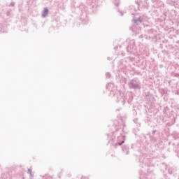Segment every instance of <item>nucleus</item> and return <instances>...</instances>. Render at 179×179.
<instances>
[{
  "instance_id": "1",
  "label": "nucleus",
  "mask_w": 179,
  "mask_h": 179,
  "mask_svg": "<svg viewBox=\"0 0 179 179\" xmlns=\"http://www.w3.org/2000/svg\"><path fill=\"white\" fill-rule=\"evenodd\" d=\"M115 126V131L111 134H107V138L109 145L112 146H121L125 142V135L124 134V128H125V120L120 117L118 121L115 120L114 122Z\"/></svg>"
},
{
  "instance_id": "2",
  "label": "nucleus",
  "mask_w": 179,
  "mask_h": 179,
  "mask_svg": "<svg viewBox=\"0 0 179 179\" xmlns=\"http://www.w3.org/2000/svg\"><path fill=\"white\" fill-rule=\"evenodd\" d=\"M127 51L129 54H133L135 55L136 54V42L135 40H131L129 41V44L127 47Z\"/></svg>"
},
{
  "instance_id": "3",
  "label": "nucleus",
  "mask_w": 179,
  "mask_h": 179,
  "mask_svg": "<svg viewBox=\"0 0 179 179\" xmlns=\"http://www.w3.org/2000/svg\"><path fill=\"white\" fill-rule=\"evenodd\" d=\"M128 86L129 89H133L134 90H141V82L136 79H132L128 83Z\"/></svg>"
},
{
  "instance_id": "4",
  "label": "nucleus",
  "mask_w": 179,
  "mask_h": 179,
  "mask_svg": "<svg viewBox=\"0 0 179 179\" xmlns=\"http://www.w3.org/2000/svg\"><path fill=\"white\" fill-rule=\"evenodd\" d=\"M146 20H148V17L146 16V15H141L138 17H135L133 20L134 26H138V24H141V23L146 22Z\"/></svg>"
},
{
  "instance_id": "5",
  "label": "nucleus",
  "mask_w": 179,
  "mask_h": 179,
  "mask_svg": "<svg viewBox=\"0 0 179 179\" xmlns=\"http://www.w3.org/2000/svg\"><path fill=\"white\" fill-rule=\"evenodd\" d=\"M114 97H116L117 101H120L121 103L125 104L127 98L125 97V94H124V92L118 91L117 93L114 95Z\"/></svg>"
},
{
  "instance_id": "6",
  "label": "nucleus",
  "mask_w": 179,
  "mask_h": 179,
  "mask_svg": "<svg viewBox=\"0 0 179 179\" xmlns=\"http://www.w3.org/2000/svg\"><path fill=\"white\" fill-rule=\"evenodd\" d=\"M152 3L154 4L155 8H162V6H164V3L162 1L159 0H151Z\"/></svg>"
},
{
  "instance_id": "7",
  "label": "nucleus",
  "mask_w": 179,
  "mask_h": 179,
  "mask_svg": "<svg viewBox=\"0 0 179 179\" xmlns=\"http://www.w3.org/2000/svg\"><path fill=\"white\" fill-rule=\"evenodd\" d=\"M136 8H135L134 6H130L129 7V10H134V12H138V10H139V3L136 1Z\"/></svg>"
},
{
  "instance_id": "8",
  "label": "nucleus",
  "mask_w": 179,
  "mask_h": 179,
  "mask_svg": "<svg viewBox=\"0 0 179 179\" xmlns=\"http://www.w3.org/2000/svg\"><path fill=\"white\" fill-rule=\"evenodd\" d=\"M106 89H108V90H109L110 92H113V90H114V83H109L106 85Z\"/></svg>"
},
{
  "instance_id": "9",
  "label": "nucleus",
  "mask_w": 179,
  "mask_h": 179,
  "mask_svg": "<svg viewBox=\"0 0 179 179\" xmlns=\"http://www.w3.org/2000/svg\"><path fill=\"white\" fill-rule=\"evenodd\" d=\"M48 16V8H45L42 13V17H47Z\"/></svg>"
},
{
  "instance_id": "10",
  "label": "nucleus",
  "mask_w": 179,
  "mask_h": 179,
  "mask_svg": "<svg viewBox=\"0 0 179 179\" xmlns=\"http://www.w3.org/2000/svg\"><path fill=\"white\" fill-rule=\"evenodd\" d=\"M122 150L125 155H129V146H124L122 148Z\"/></svg>"
},
{
  "instance_id": "11",
  "label": "nucleus",
  "mask_w": 179,
  "mask_h": 179,
  "mask_svg": "<svg viewBox=\"0 0 179 179\" xmlns=\"http://www.w3.org/2000/svg\"><path fill=\"white\" fill-rule=\"evenodd\" d=\"M150 97H152V95H150V93L147 92L145 93V99L148 100V101H150Z\"/></svg>"
},
{
  "instance_id": "12",
  "label": "nucleus",
  "mask_w": 179,
  "mask_h": 179,
  "mask_svg": "<svg viewBox=\"0 0 179 179\" xmlns=\"http://www.w3.org/2000/svg\"><path fill=\"white\" fill-rule=\"evenodd\" d=\"M43 179H52V177L50 176L49 175H45L43 176Z\"/></svg>"
},
{
  "instance_id": "13",
  "label": "nucleus",
  "mask_w": 179,
  "mask_h": 179,
  "mask_svg": "<svg viewBox=\"0 0 179 179\" xmlns=\"http://www.w3.org/2000/svg\"><path fill=\"white\" fill-rule=\"evenodd\" d=\"M114 4L115 6H118L120 5V0H114Z\"/></svg>"
},
{
  "instance_id": "14",
  "label": "nucleus",
  "mask_w": 179,
  "mask_h": 179,
  "mask_svg": "<svg viewBox=\"0 0 179 179\" xmlns=\"http://www.w3.org/2000/svg\"><path fill=\"white\" fill-rule=\"evenodd\" d=\"M27 173L30 174L31 177H33V174L31 173V169H28Z\"/></svg>"
},
{
  "instance_id": "15",
  "label": "nucleus",
  "mask_w": 179,
  "mask_h": 179,
  "mask_svg": "<svg viewBox=\"0 0 179 179\" xmlns=\"http://www.w3.org/2000/svg\"><path fill=\"white\" fill-rule=\"evenodd\" d=\"M106 78H110L111 76V74L110 73H106Z\"/></svg>"
},
{
  "instance_id": "16",
  "label": "nucleus",
  "mask_w": 179,
  "mask_h": 179,
  "mask_svg": "<svg viewBox=\"0 0 179 179\" xmlns=\"http://www.w3.org/2000/svg\"><path fill=\"white\" fill-rule=\"evenodd\" d=\"M10 6H15V2H11Z\"/></svg>"
},
{
  "instance_id": "17",
  "label": "nucleus",
  "mask_w": 179,
  "mask_h": 179,
  "mask_svg": "<svg viewBox=\"0 0 179 179\" xmlns=\"http://www.w3.org/2000/svg\"><path fill=\"white\" fill-rule=\"evenodd\" d=\"M169 174H173V171L170 169H169Z\"/></svg>"
},
{
  "instance_id": "18",
  "label": "nucleus",
  "mask_w": 179,
  "mask_h": 179,
  "mask_svg": "<svg viewBox=\"0 0 179 179\" xmlns=\"http://www.w3.org/2000/svg\"><path fill=\"white\" fill-rule=\"evenodd\" d=\"M156 134V130L152 131V135H155Z\"/></svg>"
},
{
  "instance_id": "19",
  "label": "nucleus",
  "mask_w": 179,
  "mask_h": 179,
  "mask_svg": "<svg viewBox=\"0 0 179 179\" xmlns=\"http://www.w3.org/2000/svg\"><path fill=\"white\" fill-rule=\"evenodd\" d=\"M130 13L131 14V15H135V13L134 12H130Z\"/></svg>"
},
{
  "instance_id": "20",
  "label": "nucleus",
  "mask_w": 179,
  "mask_h": 179,
  "mask_svg": "<svg viewBox=\"0 0 179 179\" xmlns=\"http://www.w3.org/2000/svg\"><path fill=\"white\" fill-rule=\"evenodd\" d=\"M119 12H120V15H121V16H122V12H121L120 10H119Z\"/></svg>"
},
{
  "instance_id": "21",
  "label": "nucleus",
  "mask_w": 179,
  "mask_h": 179,
  "mask_svg": "<svg viewBox=\"0 0 179 179\" xmlns=\"http://www.w3.org/2000/svg\"><path fill=\"white\" fill-rule=\"evenodd\" d=\"M114 49L115 50H118V47L116 46V47L114 48Z\"/></svg>"
},
{
  "instance_id": "22",
  "label": "nucleus",
  "mask_w": 179,
  "mask_h": 179,
  "mask_svg": "<svg viewBox=\"0 0 179 179\" xmlns=\"http://www.w3.org/2000/svg\"><path fill=\"white\" fill-rule=\"evenodd\" d=\"M173 124H176V120L172 123V125H173Z\"/></svg>"
},
{
  "instance_id": "23",
  "label": "nucleus",
  "mask_w": 179,
  "mask_h": 179,
  "mask_svg": "<svg viewBox=\"0 0 179 179\" xmlns=\"http://www.w3.org/2000/svg\"><path fill=\"white\" fill-rule=\"evenodd\" d=\"M81 179H85V177H82Z\"/></svg>"
},
{
  "instance_id": "24",
  "label": "nucleus",
  "mask_w": 179,
  "mask_h": 179,
  "mask_svg": "<svg viewBox=\"0 0 179 179\" xmlns=\"http://www.w3.org/2000/svg\"><path fill=\"white\" fill-rule=\"evenodd\" d=\"M0 33H3V31H0Z\"/></svg>"
},
{
  "instance_id": "25",
  "label": "nucleus",
  "mask_w": 179,
  "mask_h": 179,
  "mask_svg": "<svg viewBox=\"0 0 179 179\" xmlns=\"http://www.w3.org/2000/svg\"><path fill=\"white\" fill-rule=\"evenodd\" d=\"M63 171H63V170H62V171H61V173H63Z\"/></svg>"
},
{
  "instance_id": "26",
  "label": "nucleus",
  "mask_w": 179,
  "mask_h": 179,
  "mask_svg": "<svg viewBox=\"0 0 179 179\" xmlns=\"http://www.w3.org/2000/svg\"><path fill=\"white\" fill-rule=\"evenodd\" d=\"M108 59H110V57H108Z\"/></svg>"
},
{
  "instance_id": "27",
  "label": "nucleus",
  "mask_w": 179,
  "mask_h": 179,
  "mask_svg": "<svg viewBox=\"0 0 179 179\" xmlns=\"http://www.w3.org/2000/svg\"><path fill=\"white\" fill-rule=\"evenodd\" d=\"M178 22H179V20H178Z\"/></svg>"
}]
</instances>
